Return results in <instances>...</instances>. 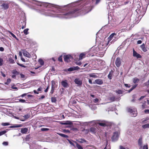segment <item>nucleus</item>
I'll use <instances>...</instances> for the list:
<instances>
[{"instance_id": "13d9d810", "label": "nucleus", "mask_w": 149, "mask_h": 149, "mask_svg": "<svg viewBox=\"0 0 149 149\" xmlns=\"http://www.w3.org/2000/svg\"><path fill=\"white\" fill-rule=\"evenodd\" d=\"M145 113H149V109H146L144 111Z\"/></svg>"}, {"instance_id": "4468645a", "label": "nucleus", "mask_w": 149, "mask_h": 149, "mask_svg": "<svg viewBox=\"0 0 149 149\" xmlns=\"http://www.w3.org/2000/svg\"><path fill=\"white\" fill-rule=\"evenodd\" d=\"M61 124L63 125H72V123L70 121H66L64 123H61Z\"/></svg>"}, {"instance_id": "09e8293b", "label": "nucleus", "mask_w": 149, "mask_h": 149, "mask_svg": "<svg viewBox=\"0 0 149 149\" xmlns=\"http://www.w3.org/2000/svg\"><path fill=\"white\" fill-rule=\"evenodd\" d=\"M58 60L60 62L62 61V56H61L58 57Z\"/></svg>"}, {"instance_id": "864d4df0", "label": "nucleus", "mask_w": 149, "mask_h": 149, "mask_svg": "<svg viewBox=\"0 0 149 149\" xmlns=\"http://www.w3.org/2000/svg\"><path fill=\"white\" fill-rule=\"evenodd\" d=\"M115 100V97L114 96L111 97L110 98V100L113 101H114Z\"/></svg>"}, {"instance_id": "c03bdc74", "label": "nucleus", "mask_w": 149, "mask_h": 149, "mask_svg": "<svg viewBox=\"0 0 149 149\" xmlns=\"http://www.w3.org/2000/svg\"><path fill=\"white\" fill-rule=\"evenodd\" d=\"M68 71H71L74 70L73 67H71L68 69Z\"/></svg>"}, {"instance_id": "ddd939ff", "label": "nucleus", "mask_w": 149, "mask_h": 149, "mask_svg": "<svg viewBox=\"0 0 149 149\" xmlns=\"http://www.w3.org/2000/svg\"><path fill=\"white\" fill-rule=\"evenodd\" d=\"M114 36H116V34L115 33H113L111 34L108 38V41L107 45H108V44L109 42L111 40Z\"/></svg>"}, {"instance_id": "423d86ee", "label": "nucleus", "mask_w": 149, "mask_h": 149, "mask_svg": "<svg viewBox=\"0 0 149 149\" xmlns=\"http://www.w3.org/2000/svg\"><path fill=\"white\" fill-rule=\"evenodd\" d=\"M122 62L121 59L119 57H118L116 58L115 61V63L116 66L119 68L121 65Z\"/></svg>"}, {"instance_id": "9b49d317", "label": "nucleus", "mask_w": 149, "mask_h": 149, "mask_svg": "<svg viewBox=\"0 0 149 149\" xmlns=\"http://www.w3.org/2000/svg\"><path fill=\"white\" fill-rule=\"evenodd\" d=\"M133 56L134 57H135L137 58H140L141 57V56L139 54L137 53L133 49Z\"/></svg>"}, {"instance_id": "49530a36", "label": "nucleus", "mask_w": 149, "mask_h": 149, "mask_svg": "<svg viewBox=\"0 0 149 149\" xmlns=\"http://www.w3.org/2000/svg\"><path fill=\"white\" fill-rule=\"evenodd\" d=\"M2 144L4 146H7L8 145V142L6 141H4L3 142Z\"/></svg>"}, {"instance_id": "b1692460", "label": "nucleus", "mask_w": 149, "mask_h": 149, "mask_svg": "<svg viewBox=\"0 0 149 149\" xmlns=\"http://www.w3.org/2000/svg\"><path fill=\"white\" fill-rule=\"evenodd\" d=\"M142 127L144 129L149 128V124H147L143 125H142Z\"/></svg>"}, {"instance_id": "774afa93", "label": "nucleus", "mask_w": 149, "mask_h": 149, "mask_svg": "<svg viewBox=\"0 0 149 149\" xmlns=\"http://www.w3.org/2000/svg\"><path fill=\"white\" fill-rule=\"evenodd\" d=\"M141 43H142V41L141 40H139L137 41V43L138 44H140Z\"/></svg>"}, {"instance_id": "39448f33", "label": "nucleus", "mask_w": 149, "mask_h": 149, "mask_svg": "<svg viewBox=\"0 0 149 149\" xmlns=\"http://www.w3.org/2000/svg\"><path fill=\"white\" fill-rule=\"evenodd\" d=\"M64 59L65 61L68 62L72 60L73 58L70 55H65L64 56Z\"/></svg>"}, {"instance_id": "6e6552de", "label": "nucleus", "mask_w": 149, "mask_h": 149, "mask_svg": "<svg viewBox=\"0 0 149 149\" xmlns=\"http://www.w3.org/2000/svg\"><path fill=\"white\" fill-rule=\"evenodd\" d=\"M75 83L79 86H81L82 84L81 80L79 78H76L74 80Z\"/></svg>"}, {"instance_id": "c9c22d12", "label": "nucleus", "mask_w": 149, "mask_h": 149, "mask_svg": "<svg viewBox=\"0 0 149 149\" xmlns=\"http://www.w3.org/2000/svg\"><path fill=\"white\" fill-rule=\"evenodd\" d=\"M91 108L92 110H95L97 108V107L95 105H91Z\"/></svg>"}, {"instance_id": "f8f14e48", "label": "nucleus", "mask_w": 149, "mask_h": 149, "mask_svg": "<svg viewBox=\"0 0 149 149\" xmlns=\"http://www.w3.org/2000/svg\"><path fill=\"white\" fill-rule=\"evenodd\" d=\"M61 84L63 86L64 88H67L68 86V84L66 80L63 81L61 82Z\"/></svg>"}, {"instance_id": "a19ab883", "label": "nucleus", "mask_w": 149, "mask_h": 149, "mask_svg": "<svg viewBox=\"0 0 149 149\" xmlns=\"http://www.w3.org/2000/svg\"><path fill=\"white\" fill-rule=\"evenodd\" d=\"M116 92L118 94L120 95L123 93V91L120 90H119L116 91Z\"/></svg>"}, {"instance_id": "4c0bfd02", "label": "nucleus", "mask_w": 149, "mask_h": 149, "mask_svg": "<svg viewBox=\"0 0 149 149\" xmlns=\"http://www.w3.org/2000/svg\"><path fill=\"white\" fill-rule=\"evenodd\" d=\"M1 125L3 126H5L10 125V123H2Z\"/></svg>"}, {"instance_id": "8fccbe9b", "label": "nucleus", "mask_w": 149, "mask_h": 149, "mask_svg": "<svg viewBox=\"0 0 149 149\" xmlns=\"http://www.w3.org/2000/svg\"><path fill=\"white\" fill-rule=\"evenodd\" d=\"M108 77L110 79H111L112 75L111 74L110 72L108 74Z\"/></svg>"}, {"instance_id": "bb28decb", "label": "nucleus", "mask_w": 149, "mask_h": 149, "mask_svg": "<svg viewBox=\"0 0 149 149\" xmlns=\"http://www.w3.org/2000/svg\"><path fill=\"white\" fill-rule=\"evenodd\" d=\"M29 30V29H24V34L26 35L28 34L29 33L28 31Z\"/></svg>"}, {"instance_id": "f704fd0d", "label": "nucleus", "mask_w": 149, "mask_h": 149, "mask_svg": "<svg viewBox=\"0 0 149 149\" xmlns=\"http://www.w3.org/2000/svg\"><path fill=\"white\" fill-rule=\"evenodd\" d=\"M52 88H54V86L55 84V83L54 81H52L51 82Z\"/></svg>"}, {"instance_id": "c756f323", "label": "nucleus", "mask_w": 149, "mask_h": 149, "mask_svg": "<svg viewBox=\"0 0 149 149\" xmlns=\"http://www.w3.org/2000/svg\"><path fill=\"white\" fill-rule=\"evenodd\" d=\"M76 146L78 149H83L82 146L76 142Z\"/></svg>"}, {"instance_id": "0eeeda50", "label": "nucleus", "mask_w": 149, "mask_h": 149, "mask_svg": "<svg viewBox=\"0 0 149 149\" xmlns=\"http://www.w3.org/2000/svg\"><path fill=\"white\" fill-rule=\"evenodd\" d=\"M9 6L8 4L6 3H3L1 5V8L3 10L8 9L9 8Z\"/></svg>"}, {"instance_id": "f03ea898", "label": "nucleus", "mask_w": 149, "mask_h": 149, "mask_svg": "<svg viewBox=\"0 0 149 149\" xmlns=\"http://www.w3.org/2000/svg\"><path fill=\"white\" fill-rule=\"evenodd\" d=\"M79 12V9H76L67 13L59 15L58 17L61 18H70L77 16L79 15L78 13Z\"/></svg>"}, {"instance_id": "20e7f679", "label": "nucleus", "mask_w": 149, "mask_h": 149, "mask_svg": "<svg viewBox=\"0 0 149 149\" xmlns=\"http://www.w3.org/2000/svg\"><path fill=\"white\" fill-rule=\"evenodd\" d=\"M119 137V134L118 132H115L113 133V136L111 138V140L113 142H115L117 141Z\"/></svg>"}, {"instance_id": "79ce46f5", "label": "nucleus", "mask_w": 149, "mask_h": 149, "mask_svg": "<svg viewBox=\"0 0 149 149\" xmlns=\"http://www.w3.org/2000/svg\"><path fill=\"white\" fill-rule=\"evenodd\" d=\"M9 32L10 33V34H11V35L14 38H15L16 39H17V38L16 36L13 33H11V32L9 31Z\"/></svg>"}, {"instance_id": "680f3d73", "label": "nucleus", "mask_w": 149, "mask_h": 149, "mask_svg": "<svg viewBox=\"0 0 149 149\" xmlns=\"http://www.w3.org/2000/svg\"><path fill=\"white\" fill-rule=\"evenodd\" d=\"M26 95H27L26 93H24V94H22V95H20V96L19 97H24V96H26Z\"/></svg>"}, {"instance_id": "37998d69", "label": "nucleus", "mask_w": 149, "mask_h": 149, "mask_svg": "<svg viewBox=\"0 0 149 149\" xmlns=\"http://www.w3.org/2000/svg\"><path fill=\"white\" fill-rule=\"evenodd\" d=\"M63 132L65 133H70V131L68 130L64 129L63 130Z\"/></svg>"}, {"instance_id": "a878e982", "label": "nucleus", "mask_w": 149, "mask_h": 149, "mask_svg": "<svg viewBox=\"0 0 149 149\" xmlns=\"http://www.w3.org/2000/svg\"><path fill=\"white\" fill-rule=\"evenodd\" d=\"M21 77L22 79L23 80H24L26 79V77L25 75L22 74H20Z\"/></svg>"}, {"instance_id": "58836bf2", "label": "nucleus", "mask_w": 149, "mask_h": 149, "mask_svg": "<svg viewBox=\"0 0 149 149\" xmlns=\"http://www.w3.org/2000/svg\"><path fill=\"white\" fill-rule=\"evenodd\" d=\"M19 102L22 103H25L26 101L25 100L22 99H19Z\"/></svg>"}, {"instance_id": "72a5a7b5", "label": "nucleus", "mask_w": 149, "mask_h": 149, "mask_svg": "<svg viewBox=\"0 0 149 149\" xmlns=\"http://www.w3.org/2000/svg\"><path fill=\"white\" fill-rule=\"evenodd\" d=\"M7 132L6 130H3L0 132V136H1Z\"/></svg>"}, {"instance_id": "5fc2aeb1", "label": "nucleus", "mask_w": 149, "mask_h": 149, "mask_svg": "<svg viewBox=\"0 0 149 149\" xmlns=\"http://www.w3.org/2000/svg\"><path fill=\"white\" fill-rule=\"evenodd\" d=\"M14 118H15L16 119H19L20 120H22V121H24L25 120V119H24V120H21V119H20L19 117H16V116H14Z\"/></svg>"}, {"instance_id": "473e14b6", "label": "nucleus", "mask_w": 149, "mask_h": 149, "mask_svg": "<svg viewBox=\"0 0 149 149\" xmlns=\"http://www.w3.org/2000/svg\"><path fill=\"white\" fill-rule=\"evenodd\" d=\"M11 80L10 79H8L7 80L6 82L5 83V84L8 85L11 82Z\"/></svg>"}, {"instance_id": "cd10ccee", "label": "nucleus", "mask_w": 149, "mask_h": 149, "mask_svg": "<svg viewBox=\"0 0 149 149\" xmlns=\"http://www.w3.org/2000/svg\"><path fill=\"white\" fill-rule=\"evenodd\" d=\"M85 54L84 53H81L80 54L79 57V59L81 60L82 58V57L85 56Z\"/></svg>"}, {"instance_id": "aec40b11", "label": "nucleus", "mask_w": 149, "mask_h": 149, "mask_svg": "<svg viewBox=\"0 0 149 149\" xmlns=\"http://www.w3.org/2000/svg\"><path fill=\"white\" fill-rule=\"evenodd\" d=\"M57 134H58L59 135H60V136H61L63 137H64V138H65L68 137V135H65V134H63L60 133H57Z\"/></svg>"}, {"instance_id": "ea45409f", "label": "nucleus", "mask_w": 149, "mask_h": 149, "mask_svg": "<svg viewBox=\"0 0 149 149\" xmlns=\"http://www.w3.org/2000/svg\"><path fill=\"white\" fill-rule=\"evenodd\" d=\"M80 140L81 141H79V142L80 143H83L86 142V141L84 139H81Z\"/></svg>"}, {"instance_id": "1a4fd4ad", "label": "nucleus", "mask_w": 149, "mask_h": 149, "mask_svg": "<svg viewBox=\"0 0 149 149\" xmlns=\"http://www.w3.org/2000/svg\"><path fill=\"white\" fill-rule=\"evenodd\" d=\"M103 83V82L102 80L100 79L95 80L93 83V84H96L100 85H102Z\"/></svg>"}, {"instance_id": "7ed1b4c3", "label": "nucleus", "mask_w": 149, "mask_h": 149, "mask_svg": "<svg viewBox=\"0 0 149 149\" xmlns=\"http://www.w3.org/2000/svg\"><path fill=\"white\" fill-rule=\"evenodd\" d=\"M127 111L130 113L131 115L134 117L137 116V111L135 108H130L127 109Z\"/></svg>"}, {"instance_id": "603ef678", "label": "nucleus", "mask_w": 149, "mask_h": 149, "mask_svg": "<svg viewBox=\"0 0 149 149\" xmlns=\"http://www.w3.org/2000/svg\"><path fill=\"white\" fill-rule=\"evenodd\" d=\"M73 67L74 68V70H78L80 68H79L78 66H74Z\"/></svg>"}, {"instance_id": "a211bd4d", "label": "nucleus", "mask_w": 149, "mask_h": 149, "mask_svg": "<svg viewBox=\"0 0 149 149\" xmlns=\"http://www.w3.org/2000/svg\"><path fill=\"white\" fill-rule=\"evenodd\" d=\"M28 131V129L27 128H22L21 132L22 133L25 134Z\"/></svg>"}, {"instance_id": "3c124183", "label": "nucleus", "mask_w": 149, "mask_h": 149, "mask_svg": "<svg viewBox=\"0 0 149 149\" xmlns=\"http://www.w3.org/2000/svg\"><path fill=\"white\" fill-rule=\"evenodd\" d=\"M67 140L69 142L71 145H72L73 146H74V144L70 140L68 139H67Z\"/></svg>"}, {"instance_id": "4d7b16f0", "label": "nucleus", "mask_w": 149, "mask_h": 149, "mask_svg": "<svg viewBox=\"0 0 149 149\" xmlns=\"http://www.w3.org/2000/svg\"><path fill=\"white\" fill-rule=\"evenodd\" d=\"M98 101V99L97 98H95L93 100L94 102L96 103Z\"/></svg>"}, {"instance_id": "338daca9", "label": "nucleus", "mask_w": 149, "mask_h": 149, "mask_svg": "<svg viewBox=\"0 0 149 149\" xmlns=\"http://www.w3.org/2000/svg\"><path fill=\"white\" fill-rule=\"evenodd\" d=\"M4 49L3 47H0V51L1 52H3L4 51Z\"/></svg>"}, {"instance_id": "0e129e2a", "label": "nucleus", "mask_w": 149, "mask_h": 149, "mask_svg": "<svg viewBox=\"0 0 149 149\" xmlns=\"http://www.w3.org/2000/svg\"><path fill=\"white\" fill-rule=\"evenodd\" d=\"M17 64L19 65V66H20L21 67H24V68L26 67V66H25L23 65L22 64H19V63H18Z\"/></svg>"}, {"instance_id": "e433bc0d", "label": "nucleus", "mask_w": 149, "mask_h": 149, "mask_svg": "<svg viewBox=\"0 0 149 149\" xmlns=\"http://www.w3.org/2000/svg\"><path fill=\"white\" fill-rule=\"evenodd\" d=\"M51 101L52 102H56V100L55 97H52L51 98Z\"/></svg>"}, {"instance_id": "6ab92c4d", "label": "nucleus", "mask_w": 149, "mask_h": 149, "mask_svg": "<svg viewBox=\"0 0 149 149\" xmlns=\"http://www.w3.org/2000/svg\"><path fill=\"white\" fill-rule=\"evenodd\" d=\"M138 144L139 146H140L141 148L142 146V138H140L138 141Z\"/></svg>"}, {"instance_id": "69168bd1", "label": "nucleus", "mask_w": 149, "mask_h": 149, "mask_svg": "<svg viewBox=\"0 0 149 149\" xmlns=\"http://www.w3.org/2000/svg\"><path fill=\"white\" fill-rule=\"evenodd\" d=\"M54 88H52L50 92V93H51L52 94L54 92Z\"/></svg>"}, {"instance_id": "5701e85b", "label": "nucleus", "mask_w": 149, "mask_h": 149, "mask_svg": "<svg viewBox=\"0 0 149 149\" xmlns=\"http://www.w3.org/2000/svg\"><path fill=\"white\" fill-rule=\"evenodd\" d=\"M22 126V125H13L12 126L10 127V128H17V127H21Z\"/></svg>"}, {"instance_id": "e2e57ef3", "label": "nucleus", "mask_w": 149, "mask_h": 149, "mask_svg": "<svg viewBox=\"0 0 149 149\" xmlns=\"http://www.w3.org/2000/svg\"><path fill=\"white\" fill-rule=\"evenodd\" d=\"M100 0H96L95 4L97 5L98 4L100 1Z\"/></svg>"}, {"instance_id": "6e6d98bb", "label": "nucleus", "mask_w": 149, "mask_h": 149, "mask_svg": "<svg viewBox=\"0 0 149 149\" xmlns=\"http://www.w3.org/2000/svg\"><path fill=\"white\" fill-rule=\"evenodd\" d=\"M143 149H148L147 146V145H144L143 147Z\"/></svg>"}, {"instance_id": "de8ad7c7", "label": "nucleus", "mask_w": 149, "mask_h": 149, "mask_svg": "<svg viewBox=\"0 0 149 149\" xmlns=\"http://www.w3.org/2000/svg\"><path fill=\"white\" fill-rule=\"evenodd\" d=\"M49 130V129L47 128H42L41 129V131H46Z\"/></svg>"}, {"instance_id": "052dcab7", "label": "nucleus", "mask_w": 149, "mask_h": 149, "mask_svg": "<svg viewBox=\"0 0 149 149\" xmlns=\"http://www.w3.org/2000/svg\"><path fill=\"white\" fill-rule=\"evenodd\" d=\"M76 63L77 65H80L81 64V63L80 62H76Z\"/></svg>"}, {"instance_id": "f3484780", "label": "nucleus", "mask_w": 149, "mask_h": 149, "mask_svg": "<svg viewBox=\"0 0 149 149\" xmlns=\"http://www.w3.org/2000/svg\"><path fill=\"white\" fill-rule=\"evenodd\" d=\"M98 124L99 125L102 127H104L107 125V122L104 121L102 122L99 123Z\"/></svg>"}, {"instance_id": "f257e3e1", "label": "nucleus", "mask_w": 149, "mask_h": 149, "mask_svg": "<svg viewBox=\"0 0 149 149\" xmlns=\"http://www.w3.org/2000/svg\"><path fill=\"white\" fill-rule=\"evenodd\" d=\"M76 3H72L71 4H69L66 5H64L63 6H56L53 4H51L49 3H46L43 2H38V3H36L37 5L38 6H41L42 5H43L44 6L47 7H48L50 8L51 6L54 7L56 8L59 10H63V8L65 7H70L72 6H74L76 5L75 4Z\"/></svg>"}, {"instance_id": "9d476101", "label": "nucleus", "mask_w": 149, "mask_h": 149, "mask_svg": "<svg viewBox=\"0 0 149 149\" xmlns=\"http://www.w3.org/2000/svg\"><path fill=\"white\" fill-rule=\"evenodd\" d=\"M22 52L23 54L24 55L26 56L28 58H30L31 57V55L29 54V53L26 51L25 50H22Z\"/></svg>"}, {"instance_id": "dca6fc26", "label": "nucleus", "mask_w": 149, "mask_h": 149, "mask_svg": "<svg viewBox=\"0 0 149 149\" xmlns=\"http://www.w3.org/2000/svg\"><path fill=\"white\" fill-rule=\"evenodd\" d=\"M89 131L93 134H95L96 132V129L94 127H91L89 129Z\"/></svg>"}, {"instance_id": "393cba45", "label": "nucleus", "mask_w": 149, "mask_h": 149, "mask_svg": "<svg viewBox=\"0 0 149 149\" xmlns=\"http://www.w3.org/2000/svg\"><path fill=\"white\" fill-rule=\"evenodd\" d=\"M30 116V114L29 113H27L26 114L24 115L23 116V117H24L25 119H28L29 118Z\"/></svg>"}, {"instance_id": "7c9ffc66", "label": "nucleus", "mask_w": 149, "mask_h": 149, "mask_svg": "<svg viewBox=\"0 0 149 149\" xmlns=\"http://www.w3.org/2000/svg\"><path fill=\"white\" fill-rule=\"evenodd\" d=\"M139 81V79L137 78H135L133 79V82L136 83L138 82Z\"/></svg>"}, {"instance_id": "4be33fe9", "label": "nucleus", "mask_w": 149, "mask_h": 149, "mask_svg": "<svg viewBox=\"0 0 149 149\" xmlns=\"http://www.w3.org/2000/svg\"><path fill=\"white\" fill-rule=\"evenodd\" d=\"M12 73L14 75H17L19 74V73L16 70H14L12 71Z\"/></svg>"}, {"instance_id": "c85d7f7f", "label": "nucleus", "mask_w": 149, "mask_h": 149, "mask_svg": "<svg viewBox=\"0 0 149 149\" xmlns=\"http://www.w3.org/2000/svg\"><path fill=\"white\" fill-rule=\"evenodd\" d=\"M38 62L41 65H43L44 64V62L41 59H40L38 60Z\"/></svg>"}, {"instance_id": "a18cd8bd", "label": "nucleus", "mask_w": 149, "mask_h": 149, "mask_svg": "<svg viewBox=\"0 0 149 149\" xmlns=\"http://www.w3.org/2000/svg\"><path fill=\"white\" fill-rule=\"evenodd\" d=\"M3 60L2 58H0V66H2L3 65Z\"/></svg>"}, {"instance_id": "bf43d9fd", "label": "nucleus", "mask_w": 149, "mask_h": 149, "mask_svg": "<svg viewBox=\"0 0 149 149\" xmlns=\"http://www.w3.org/2000/svg\"><path fill=\"white\" fill-rule=\"evenodd\" d=\"M11 88L16 90H17L18 89L17 88V87H15L14 86H11Z\"/></svg>"}, {"instance_id": "2eb2a0df", "label": "nucleus", "mask_w": 149, "mask_h": 149, "mask_svg": "<svg viewBox=\"0 0 149 149\" xmlns=\"http://www.w3.org/2000/svg\"><path fill=\"white\" fill-rule=\"evenodd\" d=\"M140 47L143 52H146L147 51V48L145 47V45L144 43H143L142 45H141Z\"/></svg>"}, {"instance_id": "2f4dec72", "label": "nucleus", "mask_w": 149, "mask_h": 149, "mask_svg": "<svg viewBox=\"0 0 149 149\" xmlns=\"http://www.w3.org/2000/svg\"><path fill=\"white\" fill-rule=\"evenodd\" d=\"M146 101L144 102L143 104L142 105V107L143 109L146 108Z\"/></svg>"}, {"instance_id": "412c9836", "label": "nucleus", "mask_w": 149, "mask_h": 149, "mask_svg": "<svg viewBox=\"0 0 149 149\" xmlns=\"http://www.w3.org/2000/svg\"><path fill=\"white\" fill-rule=\"evenodd\" d=\"M95 73H92L89 74V76L91 77H92L94 78H97V76L95 74Z\"/></svg>"}]
</instances>
